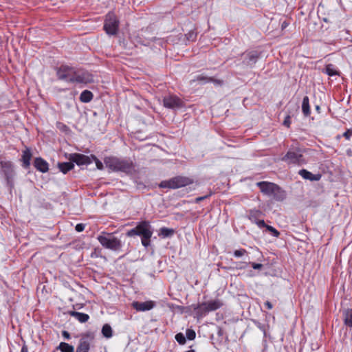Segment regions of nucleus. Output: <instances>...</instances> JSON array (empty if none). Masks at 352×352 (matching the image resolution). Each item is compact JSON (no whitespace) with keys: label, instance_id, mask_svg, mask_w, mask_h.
Segmentation results:
<instances>
[{"label":"nucleus","instance_id":"1","mask_svg":"<svg viewBox=\"0 0 352 352\" xmlns=\"http://www.w3.org/2000/svg\"><path fill=\"white\" fill-rule=\"evenodd\" d=\"M104 163L108 168L113 172H122L126 174H131L135 171V165L129 159L109 156L104 157Z\"/></svg>","mask_w":352,"mask_h":352},{"label":"nucleus","instance_id":"2","mask_svg":"<svg viewBox=\"0 0 352 352\" xmlns=\"http://www.w3.org/2000/svg\"><path fill=\"white\" fill-rule=\"evenodd\" d=\"M153 230L149 221H147L140 222L134 228L129 230L126 232V236L129 237L140 236L142 237V244L145 248L150 245Z\"/></svg>","mask_w":352,"mask_h":352},{"label":"nucleus","instance_id":"3","mask_svg":"<svg viewBox=\"0 0 352 352\" xmlns=\"http://www.w3.org/2000/svg\"><path fill=\"white\" fill-rule=\"evenodd\" d=\"M97 239L101 245L106 249L116 252L122 248L121 241L114 236L112 233L102 232Z\"/></svg>","mask_w":352,"mask_h":352},{"label":"nucleus","instance_id":"4","mask_svg":"<svg viewBox=\"0 0 352 352\" xmlns=\"http://www.w3.org/2000/svg\"><path fill=\"white\" fill-rule=\"evenodd\" d=\"M193 180L184 176H176L168 180H164L160 182L159 186L162 188L177 189L192 184Z\"/></svg>","mask_w":352,"mask_h":352},{"label":"nucleus","instance_id":"5","mask_svg":"<svg viewBox=\"0 0 352 352\" xmlns=\"http://www.w3.org/2000/svg\"><path fill=\"white\" fill-rule=\"evenodd\" d=\"M282 160L287 164L297 165H302L306 163V160L298 148L289 149L285 155L282 157Z\"/></svg>","mask_w":352,"mask_h":352},{"label":"nucleus","instance_id":"6","mask_svg":"<svg viewBox=\"0 0 352 352\" xmlns=\"http://www.w3.org/2000/svg\"><path fill=\"white\" fill-rule=\"evenodd\" d=\"M119 21L113 13H109L106 16L104 29L107 34L114 35L118 30Z\"/></svg>","mask_w":352,"mask_h":352},{"label":"nucleus","instance_id":"7","mask_svg":"<svg viewBox=\"0 0 352 352\" xmlns=\"http://www.w3.org/2000/svg\"><path fill=\"white\" fill-rule=\"evenodd\" d=\"M223 306L222 302L219 300H213L199 304L197 309L198 313L204 314L215 311Z\"/></svg>","mask_w":352,"mask_h":352},{"label":"nucleus","instance_id":"8","mask_svg":"<svg viewBox=\"0 0 352 352\" xmlns=\"http://www.w3.org/2000/svg\"><path fill=\"white\" fill-rule=\"evenodd\" d=\"M94 340V336L90 333H86L81 336L79 344L76 348V352H89L90 345Z\"/></svg>","mask_w":352,"mask_h":352},{"label":"nucleus","instance_id":"9","mask_svg":"<svg viewBox=\"0 0 352 352\" xmlns=\"http://www.w3.org/2000/svg\"><path fill=\"white\" fill-rule=\"evenodd\" d=\"M75 69L67 65H61L56 71V74L59 80H65L70 82V79L74 76Z\"/></svg>","mask_w":352,"mask_h":352},{"label":"nucleus","instance_id":"10","mask_svg":"<svg viewBox=\"0 0 352 352\" xmlns=\"http://www.w3.org/2000/svg\"><path fill=\"white\" fill-rule=\"evenodd\" d=\"M92 81L91 76L87 73L75 69L72 78L70 79L71 83H84L87 84Z\"/></svg>","mask_w":352,"mask_h":352},{"label":"nucleus","instance_id":"11","mask_svg":"<svg viewBox=\"0 0 352 352\" xmlns=\"http://www.w3.org/2000/svg\"><path fill=\"white\" fill-rule=\"evenodd\" d=\"M163 104L165 107L173 109L183 106V102L179 98L171 95L164 98Z\"/></svg>","mask_w":352,"mask_h":352},{"label":"nucleus","instance_id":"12","mask_svg":"<svg viewBox=\"0 0 352 352\" xmlns=\"http://www.w3.org/2000/svg\"><path fill=\"white\" fill-rule=\"evenodd\" d=\"M69 160L78 165L90 164L92 163L91 156H87L80 153L70 154Z\"/></svg>","mask_w":352,"mask_h":352},{"label":"nucleus","instance_id":"13","mask_svg":"<svg viewBox=\"0 0 352 352\" xmlns=\"http://www.w3.org/2000/svg\"><path fill=\"white\" fill-rule=\"evenodd\" d=\"M244 57L243 63L249 67H253L257 62L259 54L256 51H251L242 54Z\"/></svg>","mask_w":352,"mask_h":352},{"label":"nucleus","instance_id":"14","mask_svg":"<svg viewBox=\"0 0 352 352\" xmlns=\"http://www.w3.org/2000/svg\"><path fill=\"white\" fill-rule=\"evenodd\" d=\"M155 306V302L152 300L145 302L134 301L132 302V307L138 311H146L152 309Z\"/></svg>","mask_w":352,"mask_h":352},{"label":"nucleus","instance_id":"15","mask_svg":"<svg viewBox=\"0 0 352 352\" xmlns=\"http://www.w3.org/2000/svg\"><path fill=\"white\" fill-rule=\"evenodd\" d=\"M256 185L259 187L261 192L270 197L276 184L268 182H260Z\"/></svg>","mask_w":352,"mask_h":352},{"label":"nucleus","instance_id":"16","mask_svg":"<svg viewBox=\"0 0 352 352\" xmlns=\"http://www.w3.org/2000/svg\"><path fill=\"white\" fill-rule=\"evenodd\" d=\"M34 165L38 170L42 173H46L49 170L47 162L41 157H36L34 160Z\"/></svg>","mask_w":352,"mask_h":352},{"label":"nucleus","instance_id":"17","mask_svg":"<svg viewBox=\"0 0 352 352\" xmlns=\"http://www.w3.org/2000/svg\"><path fill=\"white\" fill-rule=\"evenodd\" d=\"M299 175L305 179H309L310 181H318L321 178V175L320 174L314 175L311 172L302 169L299 171Z\"/></svg>","mask_w":352,"mask_h":352},{"label":"nucleus","instance_id":"18","mask_svg":"<svg viewBox=\"0 0 352 352\" xmlns=\"http://www.w3.org/2000/svg\"><path fill=\"white\" fill-rule=\"evenodd\" d=\"M271 197L275 200L280 201L285 199L286 194L285 192L276 184Z\"/></svg>","mask_w":352,"mask_h":352},{"label":"nucleus","instance_id":"19","mask_svg":"<svg viewBox=\"0 0 352 352\" xmlns=\"http://www.w3.org/2000/svg\"><path fill=\"white\" fill-rule=\"evenodd\" d=\"M69 314L76 318L80 322H86L89 318V315L74 311H69Z\"/></svg>","mask_w":352,"mask_h":352},{"label":"nucleus","instance_id":"20","mask_svg":"<svg viewBox=\"0 0 352 352\" xmlns=\"http://www.w3.org/2000/svg\"><path fill=\"white\" fill-rule=\"evenodd\" d=\"M58 167L59 170L63 173L64 174L67 173L70 170L73 169L74 167L72 162H61L58 164Z\"/></svg>","mask_w":352,"mask_h":352},{"label":"nucleus","instance_id":"21","mask_svg":"<svg viewBox=\"0 0 352 352\" xmlns=\"http://www.w3.org/2000/svg\"><path fill=\"white\" fill-rule=\"evenodd\" d=\"M302 111L305 116L307 117L310 115L309 99L307 96L302 100Z\"/></svg>","mask_w":352,"mask_h":352},{"label":"nucleus","instance_id":"22","mask_svg":"<svg viewBox=\"0 0 352 352\" xmlns=\"http://www.w3.org/2000/svg\"><path fill=\"white\" fill-rule=\"evenodd\" d=\"M31 157L32 153L28 148L23 151L22 160L23 162L24 167L27 168L30 166Z\"/></svg>","mask_w":352,"mask_h":352},{"label":"nucleus","instance_id":"23","mask_svg":"<svg viewBox=\"0 0 352 352\" xmlns=\"http://www.w3.org/2000/svg\"><path fill=\"white\" fill-rule=\"evenodd\" d=\"M93 94L88 90L83 91L80 96V100L82 102H89L93 98Z\"/></svg>","mask_w":352,"mask_h":352},{"label":"nucleus","instance_id":"24","mask_svg":"<svg viewBox=\"0 0 352 352\" xmlns=\"http://www.w3.org/2000/svg\"><path fill=\"white\" fill-rule=\"evenodd\" d=\"M57 349L61 352H74V348L72 345L69 344L66 342H60L57 346Z\"/></svg>","mask_w":352,"mask_h":352},{"label":"nucleus","instance_id":"25","mask_svg":"<svg viewBox=\"0 0 352 352\" xmlns=\"http://www.w3.org/2000/svg\"><path fill=\"white\" fill-rule=\"evenodd\" d=\"M325 73L329 76H339V72L336 69L333 64H328L325 67Z\"/></svg>","mask_w":352,"mask_h":352},{"label":"nucleus","instance_id":"26","mask_svg":"<svg viewBox=\"0 0 352 352\" xmlns=\"http://www.w3.org/2000/svg\"><path fill=\"white\" fill-rule=\"evenodd\" d=\"M344 324L350 327H352V309H347L344 311Z\"/></svg>","mask_w":352,"mask_h":352},{"label":"nucleus","instance_id":"27","mask_svg":"<svg viewBox=\"0 0 352 352\" xmlns=\"http://www.w3.org/2000/svg\"><path fill=\"white\" fill-rule=\"evenodd\" d=\"M102 333L107 338H111L113 336V333H112V329H111V326L108 324H104L102 327Z\"/></svg>","mask_w":352,"mask_h":352},{"label":"nucleus","instance_id":"28","mask_svg":"<svg viewBox=\"0 0 352 352\" xmlns=\"http://www.w3.org/2000/svg\"><path fill=\"white\" fill-rule=\"evenodd\" d=\"M173 234V229L163 227L160 230L159 235L162 236L164 238H166L172 236Z\"/></svg>","mask_w":352,"mask_h":352},{"label":"nucleus","instance_id":"29","mask_svg":"<svg viewBox=\"0 0 352 352\" xmlns=\"http://www.w3.org/2000/svg\"><path fill=\"white\" fill-rule=\"evenodd\" d=\"M197 80L199 81H206V82H212L215 83L216 85H221L222 80H216L212 78H208L202 75H199L197 77Z\"/></svg>","mask_w":352,"mask_h":352},{"label":"nucleus","instance_id":"30","mask_svg":"<svg viewBox=\"0 0 352 352\" xmlns=\"http://www.w3.org/2000/svg\"><path fill=\"white\" fill-rule=\"evenodd\" d=\"M91 160L95 162L96 167L98 170H103L104 165L94 155H91Z\"/></svg>","mask_w":352,"mask_h":352},{"label":"nucleus","instance_id":"31","mask_svg":"<svg viewBox=\"0 0 352 352\" xmlns=\"http://www.w3.org/2000/svg\"><path fill=\"white\" fill-rule=\"evenodd\" d=\"M175 338L179 344H184L186 343V338L182 333H177Z\"/></svg>","mask_w":352,"mask_h":352},{"label":"nucleus","instance_id":"32","mask_svg":"<svg viewBox=\"0 0 352 352\" xmlns=\"http://www.w3.org/2000/svg\"><path fill=\"white\" fill-rule=\"evenodd\" d=\"M186 334L187 338L190 340H194L196 337L195 331L192 329H188L186 330Z\"/></svg>","mask_w":352,"mask_h":352},{"label":"nucleus","instance_id":"33","mask_svg":"<svg viewBox=\"0 0 352 352\" xmlns=\"http://www.w3.org/2000/svg\"><path fill=\"white\" fill-rule=\"evenodd\" d=\"M247 254H248V252L245 249L236 250L234 252V256L235 257H241Z\"/></svg>","mask_w":352,"mask_h":352},{"label":"nucleus","instance_id":"34","mask_svg":"<svg viewBox=\"0 0 352 352\" xmlns=\"http://www.w3.org/2000/svg\"><path fill=\"white\" fill-rule=\"evenodd\" d=\"M266 229L269 232H270L273 236H274L276 237H278L280 235V232L276 229H275L274 227H272L271 226L267 225V226L266 227Z\"/></svg>","mask_w":352,"mask_h":352},{"label":"nucleus","instance_id":"35","mask_svg":"<svg viewBox=\"0 0 352 352\" xmlns=\"http://www.w3.org/2000/svg\"><path fill=\"white\" fill-rule=\"evenodd\" d=\"M290 119H291L290 116H286V118H285L284 122H283V124L288 128L290 126V124H291Z\"/></svg>","mask_w":352,"mask_h":352},{"label":"nucleus","instance_id":"36","mask_svg":"<svg viewBox=\"0 0 352 352\" xmlns=\"http://www.w3.org/2000/svg\"><path fill=\"white\" fill-rule=\"evenodd\" d=\"M85 225L83 223H78L76 226V230L78 232H82L85 229Z\"/></svg>","mask_w":352,"mask_h":352},{"label":"nucleus","instance_id":"37","mask_svg":"<svg viewBox=\"0 0 352 352\" xmlns=\"http://www.w3.org/2000/svg\"><path fill=\"white\" fill-rule=\"evenodd\" d=\"M1 166L3 168H8V170H12V168H11V164L10 162H1Z\"/></svg>","mask_w":352,"mask_h":352},{"label":"nucleus","instance_id":"38","mask_svg":"<svg viewBox=\"0 0 352 352\" xmlns=\"http://www.w3.org/2000/svg\"><path fill=\"white\" fill-rule=\"evenodd\" d=\"M211 195V193H210L208 195H206V196H203V197H198L195 199V202L196 203H199L200 201L206 199V198H208V197H210Z\"/></svg>","mask_w":352,"mask_h":352},{"label":"nucleus","instance_id":"39","mask_svg":"<svg viewBox=\"0 0 352 352\" xmlns=\"http://www.w3.org/2000/svg\"><path fill=\"white\" fill-rule=\"evenodd\" d=\"M256 223L258 226L260 228H266L267 225L265 223L263 220H258L256 222Z\"/></svg>","mask_w":352,"mask_h":352},{"label":"nucleus","instance_id":"40","mask_svg":"<svg viewBox=\"0 0 352 352\" xmlns=\"http://www.w3.org/2000/svg\"><path fill=\"white\" fill-rule=\"evenodd\" d=\"M251 265L254 270H260L263 267V265L260 263H252Z\"/></svg>","mask_w":352,"mask_h":352},{"label":"nucleus","instance_id":"41","mask_svg":"<svg viewBox=\"0 0 352 352\" xmlns=\"http://www.w3.org/2000/svg\"><path fill=\"white\" fill-rule=\"evenodd\" d=\"M351 133L349 131V129H348L346 131H345L344 133H343V136L346 139V140H349L351 136Z\"/></svg>","mask_w":352,"mask_h":352},{"label":"nucleus","instance_id":"42","mask_svg":"<svg viewBox=\"0 0 352 352\" xmlns=\"http://www.w3.org/2000/svg\"><path fill=\"white\" fill-rule=\"evenodd\" d=\"M62 335L65 338V339H69L70 338V334L68 331H63L62 332Z\"/></svg>","mask_w":352,"mask_h":352},{"label":"nucleus","instance_id":"43","mask_svg":"<svg viewBox=\"0 0 352 352\" xmlns=\"http://www.w3.org/2000/svg\"><path fill=\"white\" fill-rule=\"evenodd\" d=\"M265 306L268 309H272V307H273V306H272V304L270 302H269V301H266V302H265Z\"/></svg>","mask_w":352,"mask_h":352},{"label":"nucleus","instance_id":"44","mask_svg":"<svg viewBox=\"0 0 352 352\" xmlns=\"http://www.w3.org/2000/svg\"><path fill=\"white\" fill-rule=\"evenodd\" d=\"M21 352H28V348L26 346H23Z\"/></svg>","mask_w":352,"mask_h":352},{"label":"nucleus","instance_id":"45","mask_svg":"<svg viewBox=\"0 0 352 352\" xmlns=\"http://www.w3.org/2000/svg\"><path fill=\"white\" fill-rule=\"evenodd\" d=\"M287 26V23L285 22H284L283 24H282V28H284Z\"/></svg>","mask_w":352,"mask_h":352},{"label":"nucleus","instance_id":"46","mask_svg":"<svg viewBox=\"0 0 352 352\" xmlns=\"http://www.w3.org/2000/svg\"><path fill=\"white\" fill-rule=\"evenodd\" d=\"M62 129H67V126L65 124H62Z\"/></svg>","mask_w":352,"mask_h":352},{"label":"nucleus","instance_id":"47","mask_svg":"<svg viewBox=\"0 0 352 352\" xmlns=\"http://www.w3.org/2000/svg\"><path fill=\"white\" fill-rule=\"evenodd\" d=\"M185 352H195V351L192 349V350H189V351H185Z\"/></svg>","mask_w":352,"mask_h":352},{"label":"nucleus","instance_id":"48","mask_svg":"<svg viewBox=\"0 0 352 352\" xmlns=\"http://www.w3.org/2000/svg\"><path fill=\"white\" fill-rule=\"evenodd\" d=\"M316 109L317 111H319L320 110V107L319 106H316Z\"/></svg>","mask_w":352,"mask_h":352},{"label":"nucleus","instance_id":"49","mask_svg":"<svg viewBox=\"0 0 352 352\" xmlns=\"http://www.w3.org/2000/svg\"><path fill=\"white\" fill-rule=\"evenodd\" d=\"M351 133L352 134V129H349Z\"/></svg>","mask_w":352,"mask_h":352}]
</instances>
